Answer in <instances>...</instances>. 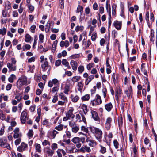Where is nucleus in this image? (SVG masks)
I'll use <instances>...</instances> for the list:
<instances>
[{"label":"nucleus","instance_id":"nucleus-24","mask_svg":"<svg viewBox=\"0 0 157 157\" xmlns=\"http://www.w3.org/2000/svg\"><path fill=\"white\" fill-rule=\"evenodd\" d=\"M82 44H85V47L88 48L91 44V42L90 40H88L87 42L86 40L84 38L82 41Z\"/></svg>","mask_w":157,"mask_h":157},{"label":"nucleus","instance_id":"nucleus-6","mask_svg":"<svg viewBox=\"0 0 157 157\" xmlns=\"http://www.w3.org/2000/svg\"><path fill=\"white\" fill-rule=\"evenodd\" d=\"M85 136L86 137V142L88 143L89 146L94 147L96 145V142L94 140H92L91 137L88 136L87 135H85Z\"/></svg>","mask_w":157,"mask_h":157},{"label":"nucleus","instance_id":"nucleus-49","mask_svg":"<svg viewBox=\"0 0 157 157\" xmlns=\"http://www.w3.org/2000/svg\"><path fill=\"white\" fill-rule=\"evenodd\" d=\"M30 36L29 34H27L25 36V41L26 42H29L31 39Z\"/></svg>","mask_w":157,"mask_h":157},{"label":"nucleus","instance_id":"nucleus-41","mask_svg":"<svg viewBox=\"0 0 157 157\" xmlns=\"http://www.w3.org/2000/svg\"><path fill=\"white\" fill-rule=\"evenodd\" d=\"M106 8L107 10V12L109 13V16H110L111 15V8L110 5H109V7H108V2L107 1L106 2Z\"/></svg>","mask_w":157,"mask_h":157},{"label":"nucleus","instance_id":"nucleus-2","mask_svg":"<svg viewBox=\"0 0 157 157\" xmlns=\"http://www.w3.org/2000/svg\"><path fill=\"white\" fill-rule=\"evenodd\" d=\"M93 106L97 105L102 103V101L101 97L99 94H96L95 98L90 101Z\"/></svg>","mask_w":157,"mask_h":157},{"label":"nucleus","instance_id":"nucleus-1","mask_svg":"<svg viewBox=\"0 0 157 157\" xmlns=\"http://www.w3.org/2000/svg\"><path fill=\"white\" fill-rule=\"evenodd\" d=\"M89 129L92 133L94 134L96 138L100 141L102 137V131L98 128L94 127H90Z\"/></svg>","mask_w":157,"mask_h":157},{"label":"nucleus","instance_id":"nucleus-7","mask_svg":"<svg viewBox=\"0 0 157 157\" xmlns=\"http://www.w3.org/2000/svg\"><path fill=\"white\" fill-rule=\"evenodd\" d=\"M42 63L41 66L42 71L44 72H47V74L48 75L51 69V67L48 65V63Z\"/></svg>","mask_w":157,"mask_h":157},{"label":"nucleus","instance_id":"nucleus-31","mask_svg":"<svg viewBox=\"0 0 157 157\" xmlns=\"http://www.w3.org/2000/svg\"><path fill=\"white\" fill-rule=\"evenodd\" d=\"M154 32L153 30L151 29L150 33V41L154 42L155 38L154 37Z\"/></svg>","mask_w":157,"mask_h":157},{"label":"nucleus","instance_id":"nucleus-27","mask_svg":"<svg viewBox=\"0 0 157 157\" xmlns=\"http://www.w3.org/2000/svg\"><path fill=\"white\" fill-rule=\"evenodd\" d=\"M62 64L63 65L65 66L69 69H71V67L69 65V63L66 59H63L62 60Z\"/></svg>","mask_w":157,"mask_h":157},{"label":"nucleus","instance_id":"nucleus-50","mask_svg":"<svg viewBox=\"0 0 157 157\" xmlns=\"http://www.w3.org/2000/svg\"><path fill=\"white\" fill-rule=\"evenodd\" d=\"M70 87L68 85H66L64 88V93L66 94H68V92L69 91Z\"/></svg>","mask_w":157,"mask_h":157},{"label":"nucleus","instance_id":"nucleus-5","mask_svg":"<svg viewBox=\"0 0 157 157\" xmlns=\"http://www.w3.org/2000/svg\"><path fill=\"white\" fill-rule=\"evenodd\" d=\"M27 110L25 109L23 111L21 114L20 117V120L22 124H24L26 120L28 119V117L27 116Z\"/></svg>","mask_w":157,"mask_h":157},{"label":"nucleus","instance_id":"nucleus-33","mask_svg":"<svg viewBox=\"0 0 157 157\" xmlns=\"http://www.w3.org/2000/svg\"><path fill=\"white\" fill-rule=\"evenodd\" d=\"M16 78V76L13 74H12L10 75V77L8 78V81L9 82L12 83L13 82L14 79Z\"/></svg>","mask_w":157,"mask_h":157},{"label":"nucleus","instance_id":"nucleus-37","mask_svg":"<svg viewBox=\"0 0 157 157\" xmlns=\"http://www.w3.org/2000/svg\"><path fill=\"white\" fill-rule=\"evenodd\" d=\"M84 27L83 26L77 25L75 27V30L76 32L79 31H82L84 29Z\"/></svg>","mask_w":157,"mask_h":157},{"label":"nucleus","instance_id":"nucleus-3","mask_svg":"<svg viewBox=\"0 0 157 157\" xmlns=\"http://www.w3.org/2000/svg\"><path fill=\"white\" fill-rule=\"evenodd\" d=\"M27 83L26 77L24 76H21L19 78L17 82V85L19 86L24 85Z\"/></svg>","mask_w":157,"mask_h":157},{"label":"nucleus","instance_id":"nucleus-64","mask_svg":"<svg viewBox=\"0 0 157 157\" xmlns=\"http://www.w3.org/2000/svg\"><path fill=\"white\" fill-rule=\"evenodd\" d=\"M94 64L93 63H90L87 66V68L88 70H90L91 68L94 67Z\"/></svg>","mask_w":157,"mask_h":157},{"label":"nucleus","instance_id":"nucleus-14","mask_svg":"<svg viewBox=\"0 0 157 157\" xmlns=\"http://www.w3.org/2000/svg\"><path fill=\"white\" fill-rule=\"evenodd\" d=\"M27 147V144L24 142L21 143V145L17 148L18 151L21 152L24 151Z\"/></svg>","mask_w":157,"mask_h":157},{"label":"nucleus","instance_id":"nucleus-16","mask_svg":"<svg viewBox=\"0 0 157 157\" xmlns=\"http://www.w3.org/2000/svg\"><path fill=\"white\" fill-rule=\"evenodd\" d=\"M90 113L91 114L92 118L95 121H98L99 119V117L97 113L94 111L91 110Z\"/></svg>","mask_w":157,"mask_h":157},{"label":"nucleus","instance_id":"nucleus-43","mask_svg":"<svg viewBox=\"0 0 157 157\" xmlns=\"http://www.w3.org/2000/svg\"><path fill=\"white\" fill-rule=\"evenodd\" d=\"M116 6L115 5H113L112 6V15L114 16H116Z\"/></svg>","mask_w":157,"mask_h":157},{"label":"nucleus","instance_id":"nucleus-38","mask_svg":"<svg viewBox=\"0 0 157 157\" xmlns=\"http://www.w3.org/2000/svg\"><path fill=\"white\" fill-rule=\"evenodd\" d=\"M145 65L144 63H143L141 65V71L143 72L144 74L145 75H147V72L146 70L144 68V66Z\"/></svg>","mask_w":157,"mask_h":157},{"label":"nucleus","instance_id":"nucleus-61","mask_svg":"<svg viewBox=\"0 0 157 157\" xmlns=\"http://www.w3.org/2000/svg\"><path fill=\"white\" fill-rule=\"evenodd\" d=\"M51 147L52 149L54 151L58 148L57 144L56 143H54L52 144Z\"/></svg>","mask_w":157,"mask_h":157},{"label":"nucleus","instance_id":"nucleus-63","mask_svg":"<svg viewBox=\"0 0 157 157\" xmlns=\"http://www.w3.org/2000/svg\"><path fill=\"white\" fill-rule=\"evenodd\" d=\"M6 53L5 50H2L0 53V55L1 56V59H3L4 57V55Z\"/></svg>","mask_w":157,"mask_h":157},{"label":"nucleus","instance_id":"nucleus-48","mask_svg":"<svg viewBox=\"0 0 157 157\" xmlns=\"http://www.w3.org/2000/svg\"><path fill=\"white\" fill-rule=\"evenodd\" d=\"M47 23L48 24V28H50V29L53 27L54 24V22L53 21H48L47 22Z\"/></svg>","mask_w":157,"mask_h":157},{"label":"nucleus","instance_id":"nucleus-59","mask_svg":"<svg viewBox=\"0 0 157 157\" xmlns=\"http://www.w3.org/2000/svg\"><path fill=\"white\" fill-rule=\"evenodd\" d=\"M59 86H56L52 89V91L53 93L57 92L59 89Z\"/></svg>","mask_w":157,"mask_h":157},{"label":"nucleus","instance_id":"nucleus-58","mask_svg":"<svg viewBox=\"0 0 157 157\" xmlns=\"http://www.w3.org/2000/svg\"><path fill=\"white\" fill-rule=\"evenodd\" d=\"M145 20L148 25L149 23V13L148 11H147L145 15Z\"/></svg>","mask_w":157,"mask_h":157},{"label":"nucleus","instance_id":"nucleus-30","mask_svg":"<svg viewBox=\"0 0 157 157\" xmlns=\"http://www.w3.org/2000/svg\"><path fill=\"white\" fill-rule=\"evenodd\" d=\"M64 125L62 124H60L56 126L55 129L58 131H61L63 130L64 128Z\"/></svg>","mask_w":157,"mask_h":157},{"label":"nucleus","instance_id":"nucleus-15","mask_svg":"<svg viewBox=\"0 0 157 157\" xmlns=\"http://www.w3.org/2000/svg\"><path fill=\"white\" fill-rule=\"evenodd\" d=\"M125 93L126 94L128 98H130L132 93V88L131 86H128L127 89L125 91Z\"/></svg>","mask_w":157,"mask_h":157},{"label":"nucleus","instance_id":"nucleus-54","mask_svg":"<svg viewBox=\"0 0 157 157\" xmlns=\"http://www.w3.org/2000/svg\"><path fill=\"white\" fill-rule=\"evenodd\" d=\"M33 135V131L32 130H29L28 133V136L29 139L32 138Z\"/></svg>","mask_w":157,"mask_h":157},{"label":"nucleus","instance_id":"nucleus-29","mask_svg":"<svg viewBox=\"0 0 157 157\" xmlns=\"http://www.w3.org/2000/svg\"><path fill=\"white\" fill-rule=\"evenodd\" d=\"M59 95L61 99L63 100L64 101L66 102H67L68 101L67 97L63 95V93H60Z\"/></svg>","mask_w":157,"mask_h":157},{"label":"nucleus","instance_id":"nucleus-42","mask_svg":"<svg viewBox=\"0 0 157 157\" xmlns=\"http://www.w3.org/2000/svg\"><path fill=\"white\" fill-rule=\"evenodd\" d=\"M66 134L63 136L64 137H66L67 138L69 139L71 137V132L69 131H66Z\"/></svg>","mask_w":157,"mask_h":157},{"label":"nucleus","instance_id":"nucleus-8","mask_svg":"<svg viewBox=\"0 0 157 157\" xmlns=\"http://www.w3.org/2000/svg\"><path fill=\"white\" fill-rule=\"evenodd\" d=\"M44 152L47 153L48 156L51 157L53 156V155L55 152L54 150L50 148V146H47L44 148Z\"/></svg>","mask_w":157,"mask_h":157},{"label":"nucleus","instance_id":"nucleus-11","mask_svg":"<svg viewBox=\"0 0 157 157\" xmlns=\"http://www.w3.org/2000/svg\"><path fill=\"white\" fill-rule=\"evenodd\" d=\"M59 81L56 78L53 79L52 80L50 81L48 83V86L50 87H52L54 85L56 86H59Z\"/></svg>","mask_w":157,"mask_h":157},{"label":"nucleus","instance_id":"nucleus-55","mask_svg":"<svg viewBox=\"0 0 157 157\" xmlns=\"http://www.w3.org/2000/svg\"><path fill=\"white\" fill-rule=\"evenodd\" d=\"M5 116L3 112L2 111H0V119L3 120L5 119Z\"/></svg>","mask_w":157,"mask_h":157},{"label":"nucleus","instance_id":"nucleus-26","mask_svg":"<svg viewBox=\"0 0 157 157\" xmlns=\"http://www.w3.org/2000/svg\"><path fill=\"white\" fill-rule=\"evenodd\" d=\"M71 99L72 101L74 102H77L79 99V98L78 96L76 95L74 96L73 95H71Z\"/></svg>","mask_w":157,"mask_h":157},{"label":"nucleus","instance_id":"nucleus-4","mask_svg":"<svg viewBox=\"0 0 157 157\" xmlns=\"http://www.w3.org/2000/svg\"><path fill=\"white\" fill-rule=\"evenodd\" d=\"M7 140L5 138L0 139V146L2 147H6L10 149L11 147L9 144L7 143Z\"/></svg>","mask_w":157,"mask_h":157},{"label":"nucleus","instance_id":"nucleus-20","mask_svg":"<svg viewBox=\"0 0 157 157\" xmlns=\"http://www.w3.org/2000/svg\"><path fill=\"white\" fill-rule=\"evenodd\" d=\"M70 64L73 70H76L78 67V63L76 61L73 60H71L70 62Z\"/></svg>","mask_w":157,"mask_h":157},{"label":"nucleus","instance_id":"nucleus-60","mask_svg":"<svg viewBox=\"0 0 157 157\" xmlns=\"http://www.w3.org/2000/svg\"><path fill=\"white\" fill-rule=\"evenodd\" d=\"M81 130L82 131H83L86 133H88L89 131L88 130L87 128H86L84 126H82L81 127Z\"/></svg>","mask_w":157,"mask_h":157},{"label":"nucleus","instance_id":"nucleus-32","mask_svg":"<svg viewBox=\"0 0 157 157\" xmlns=\"http://www.w3.org/2000/svg\"><path fill=\"white\" fill-rule=\"evenodd\" d=\"M77 86L78 87V90L80 92H81L83 87V85L82 82H78Z\"/></svg>","mask_w":157,"mask_h":157},{"label":"nucleus","instance_id":"nucleus-10","mask_svg":"<svg viewBox=\"0 0 157 157\" xmlns=\"http://www.w3.org/2000/svg\"><path fill=\"white\" fill-rule=\"evenodd\" d=\"M74 110V109L73 107H69L66 113L67 116L70 118H71L72 119H74L75 116V115L73 114V112Z\"/></svg>","mask_w":157,"mask_h":157},{"label":"nucleus","instance_id":"nucleus-19","mask_svg":"<svg viewBox=\"0 0 157 157\" xmlns=\"http://www.w3.org/2000/svg\"><path fill=\"white\" fill-rule=\"evenodd\" d=\"M79 151L82 152H85L86 151L87 152H89L91 151V150L89 147L85 146L82 147L79 149Z\"/></svg>","mask_w":157,"mask_h":157},{"label":"nucleus","instance_id":"nucleus-18","mask_svg":"<svg viewBox=\"0 0 157 157\" xmlns=\"http://www.w3.org/2000/svg\"><path fill=\"white\" fill-rule=\"evenodd\" d=\"M116 28L118 30H120L122 25L121 21H115L113 24Z\"/></svg>","mask_w":157,"mask_h":157},{"label":"nucleus","instance_id":"nucleus-28","mask_svg":"<svg viewBox=\"0 0 157 157\" xmlns=\"http://www.w3.org/2000/svg\"><path fill=\"white\" fill-rule=\"evenodd\" d=\"M81 109H82L84 114L86 115L88 112L87 105L85 104H82L81 106Z\"/></svg>","mask_w":157,"mask_h":157},{"label":"nucleus","instance_id":"nucleus-45","mask_svg":"<svg viewBox=\"0 0 157 157\" xmlns=\"http://www.w3.org/2000/svg\"><path fill=\"white\" fill-rule=\"evenodd\" d=\"M15 98L17 99L18 102H19L22 98V96L21 94H18L15 96Z\"/></svg>","mask_w":157,"mask_h":157},{"label":"nucleus","instance_id":"nucleus-57","mask_svg":"<svg viewBox=\"0 0 157 157\" xmlns=\"http://www.w3.org/2000/svg\"><path fill=\"white\" fill-rule=\"evenodd\" d=\"M69 125L71 127H72L76 125V123L72 120L71 121L69 122Z\"/></svg>","mask_w":157,"mask_h":157},{"label":"nucleus","instance_id":"nucleus-39","mask_svg":"<svg viewBox=\"0 0 157 157\" xmlns=\"http://www.w3.org/2000/svg\"><path fill=\"white\" fill-rule=\"evenodd\" d=\"M80 76H76L73 77L71 80L74 82H75L78 81L80 79Z\"/></svg>","mask_w":157,"mask_h":157},{"label":"nucleus","instance_id":"nucleus-40","mask_svg":"<svg viewBox=\"0 0 157 157\" xmlns=\"http://www.w3.org/2000/svg\"><path fill=\"white\" fill-rule=\"evenodd\" d=\"M35 148L36 151L39 153L41 152V146L40 145L38 144H35Z\"/></svg>","mask_w":157,"mask_h":157},{"label":"nucleus","instance_id":"nucleus-46","mask_svg":"<svg viewBox=\"0 0 157 157\" xmlns=\"http://www.w3.org/2000/svg\"><path fill=\"white\" fill-rule=\"evenodd\" d=\"M6 32V29L5 28L3 27L2 29H0V34H1L3 36L5 35Z\"/></svg>","mask_w":157,"mask_h":157},{"label":"nucleus","instance_id":"nucleus-44","mask_svg":"<svg viewBox=\"0 0 157 157\" xmlns=\"http://www.w3.org/2000/svg\"><path fill=\"white\" fill-rule=\"evenodd\" d=\"M83 10V7L82 6L79 5L78 6V7L77 8L76 12L77 13H79V12L81 13V15H82V14Z\"/></svg>","mask_w":157,"mask_h":157},{"label":"nucleus","instance_id":"nucleus-62","mask_svg":"<svg viewBox=\"0 0 157 157\" xmlns=\"http://www.w3.org/2000/svg\"><path fill=\"white\" fill-rule=\"evenodd\" d=\"M42 145L44 146H45L47 145H48V146H50V143L46 140H44L42 143Z\"/></svg>","mask_w":157,"mask_h":157},{"label":"nucleus","instance_id":"nucleus-53","mask_svg":"<svg viewBox=\"0 0 157 157\" xmlns=\"http://www.w3.org/2000/svg\"><path fill=\"white\" fill-rule=\"evenodd\" d=\"M100 147H101L100 151L102 154L105 153L106 152V148L101 145H100Z\"/></svg>","mask_w":157,"mask_h":157},{"label":"nucleus","instance_id":"nucleus-36","mask_svg":"<svg viewBox=\"0 0 157 157\" xmlns=\"http://www.w3.org/2000/svg\"><path fill=\"white\" fill-rule=\"evenodd\" d=\"M79 129V126H75L72 127L71 128L72 132L74 133H77Z\"/></svg>","mask_w":157,"mask_h":157},{"label":"nucleus","instance_id":"nucleus-23","mask_svg":"<svg viewBox=\"0 0 157 157\" xmlns=\"http://www.w3.org/2000/svg\"><path fill=\"white\" fill-rule=\"evenodd\" d=\"M94 76L90 75L86 79L85 82V85H87L89 82L94 78Z\"/></svg>","mask_w":157,"mask_h":157},{"label":"nucleus","instance_id":"nucleus-21","mask_svg":"<svg viewBox=\"0 0 157 157\" xmlns=\"http://www.w3.org/2000/svg\"><path fill=\"white\" fill-rule=\"evenodd\" d=\"M113 107L112 104L111 102L106 104L105 105V109L108 112L111 111Z\"/></svg>","mask_w":157,"mask_h":157},{"label":"nucleus","instance_id":"nucleus-13","mask_svg":"<svg viewBox=\"0 0 157 157\" xmlns=\"http://www.w3.org/2000/svg\"><path fill=\"white\" fill-rule=\"evenodd\" d=\"M122 94L121 89L119 87H117L115 90V97L118 100L119 97H121Z\"/></svg>","mask_w":157,"mask_h":157},{"label":"nucleus","instance_id":"nucleus-17","mask_svg":"<svg viewBox=\"0 0 157 157\" xmlns=\"http://www.w3.org/2000/svg\"><path fill=\"white\" fill-rule=\"evenodd\" d=\"M7 66L9 69V71H15L16 69V67L15 65H14L11 63H8L7 64Z\"/></svg>","mask_w":157,"mask_h":157},{"label":"nucleus","instance_id":"nucleus-22","mask_svg":"<svg viewBox=\"0 0 157 157\" xmlns=\"http://www.w3.org/2000/svg\"><path fill=\"white\" fill-rule=\"evenodd\" d=\"M69 42L67 40H66L65 41L62 40L60 43V46L61 47H63L64 46H65L66 48H67L69 46Z\"/></svg>","mask_w":157,"mask_h":157},{"label":"nucleus","instance_id":"nucleus-56","mask_svg":"<svg viewBox=\"0 0 157 157\" xmlns=\"http://www.w3.org/2000/svg\"><path fill=\"white\" fill-rule=\"evenodd\" d=\"M78 70L80 73H82L84 71V67L83 66L80 65L78 68Z\"/></svg>","mask_w":157,"mask_h":157},{"label":"nucleus","instance_id":"nucleus-35","mask_svg":"<svg viewBox=\"0 0 157 157\" xmlns=\"http://www.w3.org/2000/svg\"><path fill=\"white\" fill-rule=\"evenodd\" d=\"M2 14L4 17H9V15L8 13V11L6 9H4L2 11Z\"/></svg>","mask_w":157,"mask_h":157},{"label":"nucleus","instance_id":"nucleus-34","mask_svg":"<svg viewBox=\"0 0 157 157\" xmlns=\"http://www.w3.org/2000/svg\"><path fill=\"white\" fill-rule=\"evenodd\" d=\"M71 141L74 144H77L80 142V139L78 137H74L71 139Z\"/></svg>","mask_w":157,"mask_h":157},{"label":"nucleus","instance_id":"nucleus-51","mask_svg":"<svg viewBox=\"0 0 157 157\" xmlns=\"http://www.w3.org/2000/svg\"><path fill=\"white\" fill-rule=\"evenodd\" d=\"M102 93H103V97L104 98L106 97V94L107 93V90L106 88H103L102 90Z\"/></svg>","mask_w":157,"mask_h":157},{"label":"nucleus","instance_id":"nucleus-12","mask_svg":"<svg viewBox=\"0 0 157 157\" xmlns=\"http://www.w3.org/2000/svg\"><path fill=\"white\" fill-rule=\"evenodd\" d=\"M13 132L14 134L13 135V137L14 138H17L22 136L21 133L19 132V129L17 127L15 128L13 130Z\"/></svg>","mask_w":157,"mask_h":157},{"label":"nucleus","instance_id":"nucleus-52","mask_svg":"<svg viewBox=\"0 0 157 157\" xmlns=\"http://www.w3.org/2000/svg\"><path fill=\"white\" fill-rule=\"evenodd\" d=\"M42 124L43 125H46V127H49V122L46 119L44 120L42 122Z\"/></svg>","mask_w":157,"mask_h":157},{"label":"nucleus","instance_id":"nucleus-47","mask_svg":"<svg viewBox=\"0 0 157 157\" xmlns=\"http://www.w3.org/2000/svg\"><path fill=\"white\" fill-rule=\"evenodd\" d=\"M44 38V35L42 34H40L39 36V43H42L43 42Z\"/></svg>","mask_w":157,"mask_h":157},{"label":"nucleus","instance_id":"nucleus-9","mask_svg":"<svg viewBox=\"0 0 157 157\" xmlns=\"http://www.w3.org/2000/svg\"><path fill=\"white\" fill-rule=\"evenodd\" d=\"M59 133V132L55 129L49 131L48 132V134L49 136L51 139H54L56 135Z\"/></svg>","mask_w":157,"mask_h":157},{"label":"nucleus","instance_id":"nucleus-25","mask_svg":"<svg viewBox=\"0 0 157 157\" xmlns=\"http://www.w3.org/2000/svg\"><path fill=\"white\" fill-rule=\"evenodd\" d=\"M90 98V95L89 94H86L82 96L81 98V99L82 101H88Z\"/></svg>","mask_w":157,"mask_h":157}]
</instances>
